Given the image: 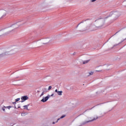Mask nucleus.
Wrapping results in <instances>:
<instances>
[{
	"label": "nucleus",
	"instance_id": "f257e3e1",
	"mask_svg": "<svg viewBox=\"0 0 126 126\" xmlns=\"http://www.w3.org/2000/svg\"><path fill=\"white\" fill-rule=\"evenodd\" d=\"M95 22H98L99 23L98 26H96L94 25V24L91 23L90 21H84L80 23L76 27V28L79 27V31L81 32H83L84 31H86V30H89L90 29L91 30H96V28L98 27H102L104 26L105 24V19H98L95 21ZM88 23H90L86 28H84V26L85 24H88Z\"/></svg>",
	"mask_w": 126,
	"mask_h": 126
},
{
	"label": "nucleus",
	"instance_id": "f03ea898",
	"mask_svg": "<svg viewBox=\"0 0 126 126\" xmlns=\"http://www.w3.org/2000/svg\"><path fill=\"white\" fill-rule=\"evenodd\" d=\"M20 22H22V21H20L17 22L16 24H14L13 25H11L9 28L2 29L0 31V36H2V35H6L7 34H9V33H11V32H12V31H14L15 29L18 28L19 26L21 25H23L24 24H25L26 22H24L22 23H20Z\"/></svg>",
	"mask_w": 126,
	"mask_h": 126
},
{
	"label": "nucleus",
	"instance_id": "7ed1b4c3",
	"mask_svg": "<svg viewBox=\"0 0 126 126\" xmlns=\"http://www.w3.org/2000/svg\"><path fill=\"white\" fill-rule=\"evenodd\" d=\"M120 16H121V12H120L119 11L114 12L113 20H117V19H118V18H119V17H120Z\"/></svg>",
	"mask_w": 126,
	"mask_h": 126
},
{
	"label": "nucleus",
	"instance_id": "20e7f679",
	"mask_svg": "<svg viewBox=\"0 0 126 126\" xmlns=\"http://www.w3.org/2000/svg\"><path fill=\"white\" fill-rule=\"evenodd\" d=\"M7 14V12L5 10H0V19L3 18Z\"/></svg>",
	"mask_w": 126,
	"mask_h": 126
},
{
	"label": "nucleus",
	"instance_id": "39448f33",
	"mask_svg": "<svg viewBox=\"0 0 126 126\" xmlns=\"http://www.w3.org/2000/svg\"><path fill=\"white\" fill-rule=\"evenodd\" d=\"M52 41V39L50 38H45L42 40L41 44L43 45H45L46 44H48V43H50Z\"/></svg>",
	"mask_w": 126,
	"mask_h": 126
},
{
	"label": "nucleus",
	"instance_id": "423d86ee",
	"mask_svg": "<svg viewBox=\"0 0 126 126\" xmlns=\"http://www.w3.org/2000/svg\"><path fill=\"white\" fill-rule=\"evenodd\" d=\"M12 54H15V52L13 53L12 51L7 52L0 55V58H1V57H5L6 56H8V55H12Z\"/></svg>",
	"mask_w": 126,
	"mask_h": 126
},
{
	"label": "nucleus",
	"instance_id": "0eeeda50",
	"mask_svg": "<svg viewBox=\"0 0 126 126\" xmlns=\"http://www.w3.org/2000/svg\"><path fill=\"white\" fill-rule=\"evenodd\" d=\"M98 119V116H96V118H94L93 120H89L87 121H85L81 123V126H84V125H86V124H88V123H91V122H93L94 121H96V120Z\"/></svg>",
	"mask_w": 126,
	"mask_h": 126
},
{
	"label": "nucleus",
	"instance_id": "6e6552de",
	"mask_svg": "<svg viewBox=\"0 0 126 126\" xmlns=\"http://www.w3.org/2000/svg\"><path fill=\"white\" fill-rule=\"evenodd\" d=\"M21 103H23V102H25V101H26V100H28L29 99V97L27 95L23 96L21 97Z\"/></svg>",
	"mask_w": 126,
	"mask_h": 126
},
{
	"label": "nucleus",
	"instance_id": "1a4fd4ad",
	"mask_svg": "<svg viewBox=\"0 0 126 126\" xmlns=\"http://www.w3.org/2000/svg\"><path fill=\"white\" fill-rule=\"evenodd\" d=\"M51 97V95H48L47 96L43 97L41 100V101L44 103V102H47L48 100H49V98Z\"/></svg>",
	"mask_w": 126,
	"mask_h": 126
},
{
	"label": "nucleus",
	"instance_id": "9d476101",
	"mask_svg": "<svg viewBox=\"0 0 126 126\" xmlns=\"http://www.w3.org/2000/svg\"><path fill=\"white\" fill-rule=\"evenodd\" d=\"M7 13H12L14 11L13 8H9L7 11Z\"/></svg>",
	"mask_w": 126,
	"mask_h": 126
},
{
	"label": "nucleus",
	"instance_id": "9b49d317",
	"mask_svg": "<svg viewBox=\"0 0 126 126\" xmlns=\"http://www.w3.org/2000/svg\"><path fill=\"white\" fill-rule=\"evenodd\" d=\"M45 90H46V89H43V91L42 94L39 96L40 97H42V96H44V94H46V93H47V92L45 91Z\"/></svg>",
	"mask_w": 126,
	"mask_h": 126
},
{
	"label": "nucleus",
	"instance_id": "f8f14e48",
	"mask_svg": "<svg viewBox=\"0 0 126 126\" xmlns=\"http://www.w3.org/2000/svg\"><path fill=\"white\" fill-rule=\"evenodd\" d=\"M65 115H63L61 117V118L58 119L56 123H58V122H59V121H60V120H61V119H63V118H65Z\"/></svg>",
	"mask_w": 126,
	"mask_h": 126
},
{
	"label": "nucleus",
	"instance_id": "ddd939ff",
	"mask_svg": "<svg viewBox=\"0 0 126 126\" xmlns=\"http://www.w3.org/2000/svg\"><path fill=\"white\" fill-rule=\"evenodd\" d=\"M90 62V60H86V61H84L83 62V64H85L86 63H88Z\"/></svg>",
	"mask_w": 126,
	"mask_h": 126
},
{
	"label": "nucleus",
	"instance_id": "4468645a",
	"mask_svg": "<svg viewBox=\"0 0 126 126\" xmlns=\"http://www.w3.org/2000/svg\"><path fill=\"white\" fill-rule=\"evenodd\" d=\"M57 94L58 95H59V96H62V95H63V91H59Z\"/></svg>",
	"mask_w": 126,
	"mask_h": 126
},
{
	"label": "nucleus",
	"instance_id": "2eb2a0df",
	"mask_svg": "<svg viewBox=\"0 0 126 126\" xmlns=\"http://www.w3.org/2000/svg\"><path fill=\"white\" fill-rule=\"evenodd\" d=\"M30 104H28L26 105H24L23 107H26V110H28V111H29V109H28V107H29Z\"/></svg>",
	"mask_w": 126,
	"mask_h": 126
},
{
	"label": "nucleus",
	"instance_id": "dca6fc26",
	"mask_svg": "<svg viewBox=\"0 0 126 126\" xmlns=\"http://www.w3.org/2000/svg\"><path fill=\"white\" fill-rule=\"evenodd\" d=\"M112 15H114V12H111L109 14V17L112 16Z\"/></svg>",
	"mask_w": 126,
	"mask_h": 126
},
{
	"label": "nucleus",
	"instance_id": "f3484780",
	"mask_svg": "<svg viewBox=\"0 0 126 126\" xmlns=\"http://www.w3.org/2000/svg\"><path fill=\"white\" fill-rule=\"evenodd\" d=\"M4 108H7V109H8V110H9V109H10V108H12V106H4Z\"/></svg>",
	"mask_w": 126,
	"mask_h": 126
},
{
	"label": "nucleus",
	"instance_id": "a211bd4d",
	"mask_svg": "<svg viewBox=\"0 0 126 126\" xmlns=\"http://www.w3.org/2000/svg\"><path fill=\"white\" fill-rule=\"evenodd\" d=\"M18 101H20V98H18L15 99V102H18Z\"/></svg>",
	"mask_w": 126,
	"mask_h": 126
},
{
	"label": "nucleus",
	"instance_id": "6ab92c4d",
	"mask_svg": "<svg viewBox=\"0 0 126 126\" xmlns=\"http://www.w3.org/2000/svg\"><path fill=\"white\" fill-rule=\"evenodd\" d=\"M94 73V72H89V75H93Z\"/></svg>",
	"mask_w": 126,
	"mask_h": 126
},
{
	"label": "nucleus",
	"instance_id": "aec40b11",
	"mask_svg": "<svg viewBox=\"0 0 126 126\" xmlns=\"http://www.w3.org/2000/svg\"><path fill=\"white\" fill-rule=\"evenodd\" d=\"M51 89H52V86H50L48 87V90H51Z\"/></svg>",
	"mask_w": 126,
	"mask_h": 126
},
{
	"label": "nucleus",
	"instance_id": "412c9836",
	"mask_svg": "<svg viewBox=\"0 0 126 126\" xmlns=\"http://www.w3.org/2000/svg\"><path fill=\"white\" fill-rule=\"evenodd\" d=\"M4 108V107L2 108V110L3 111V112H5V109Z\"/></svg>",
	"mask_w": 126,
	"mask_h": 126
},
{
	"label": "nucleus",
	"instance_id": "4be33fe9",
	"mask_svg": "<svg viewBox=\"0 0 126 126\" xmlns=\"http://www.w3.org/2000/svg\"><path fill=\"white\" fill-rule=\"evenodd\" d=\"M96 0H91L92 2H94V1H96Z\"/></svg>",
	"mask_w": 126,
	"mask_h": 126
},
{
	"label": "nucleus",
	"instance_id": "5701e85b",
	"mask_svg": "<svg viewBox=\"0 0 126 126\" xmlns=\"http://www.w3.org/2000/svg\"><path fill=\"white\" fill-rule=\"evenodd\" d=\"M124 5L126 6V1H124Z\"/></svg>",
	"mask_w": 126,
	"mask_h": 126
},
{
	"label": "nucleus",
	"instance_id": "b1692460",
	"mask_svg": "<svg viewBox=\"0 0 126 126\" xmlns=\"http://www.w3.org/2000/svg\"><path fill=\"white\" fill-rule=\"evenodd\" d=\"M55 92H56V93H58V92H59V91H58V90L56 89V90H55Z\"/></svg>",
	"mask_w": 126,
	"mask_h": 126
},
{
	"label": "nucleus",
	"instance_id": "393cba45",
	"mask_svg": "<svg viewBox=\"0 0 126 126\" xmlns=\"http://www.w3.org/2000/svg\"><path fill=\"white\" fill-rule=\"evenodd\" d=\"M116 46H118V44L114 45L113 46V47L112 48V49H113V48H114V47H116Z\"/></svg>",
	"mask_w": 126,
	"mask_h": 126
},
{
	"label": "nucleus",
	"instance_id": "a878e982",
	"mask_svg": "<svg viewBox=\"0 0 126 126\" xmlns=\"http://www.w3.org/2000/svg\"><path fill=\"white\" fill-rule=\"evenodd\" d=\"M53 96H54V94H52L50 95V97H52Z\"/></svg>",
	"mask_w": 126,
	"mask_h": 126
},
{
	"label": "nucleus",
	"instance_id": "bb28decb",
	"mask_svg": "<svg viewBox=\"0 0 126 126\" xmlns=\"http://www.w3.org/2000/svg\"><path fill=\"white\" fill-rule=\"evenodd\" d=\"M21 116H24V113H22L21 114Z\"/></svg>",
	"mask_w": 126,
	"mask_h": 126
},
{
	"label": "nucleus",
	"instance_id": "cd10ccee",
	"mask_svg": "<svg viewBox=\"0 0 126 126\" xmlns=\"http://www.w3.org/2000/svg\"><path fill=\"white\" fill-rule=\"evenodd\" d=\"M13 104H16V101L13 102Z\"/></svg>",
	"mask_w": 126,
	"mask_h": 126
},
{
	"label": "nucleus",
	"instance_id": "c85d7f7f",
	"mask_svg": "<svg viewBox=\"0 0 126 126\" xmlns=\"http://www.w3.org/2000/svg\"><path fill=\"white\" fill-rule=\"evenodd\" d=\"M24 110H25V109H26V107H24Z\"/></svg>",
	"mask_w": 126,
	"mask_h": 126
},
{
	"label": "nucleus",
	"instance_id": "c756f323",
	"mask_svg": "<svg viewBox=\"0 0 126 126\" xmlns=\"http://www.w3.org/2000/svg\"><path fill=\"white\" fill-rule=\"evenodd\" d=\"M55 124H56V122H53V125H55Z\"/></svg>",
	"mask_w": 126,
	"mask_h": 126
},
{
	"label": "nucleus",
	"instance_id": "7c9ffc66",
	"mask_svg": "<svg viewBox=\"0 0 126 126\" xmlns=\"http://www.w3.org/2000/svg\"><path fill=\"white\" fill-rule=\"evenodd\" d=\"M18 108H20V106L18 107Z\"/></svg>",
	"mask_w": 126,
	"mask_h": 126
},
{
	"label": "nucleus",
	"instance_id": "2f4dec72",
	"mask_svg": "<svg viewBox=\"0 0 126 126\" xmlns=\"http://www.w3.org/2000/svg\"><path fill=\"white\" fill-rule=\"evenodd\" d=\"M15 109H16V106H15Z\"/></svg>",
	"mask_w": 126,
	"mask_h": 126
},
{
	"label": "nucleus",
	"instance_id": "473e14b6",
	"mask_svg": "<svg viewBox=\"0 0 126 126\" xmlns=\"http://www.w3.org/2000/svg\"><path fill=\"white\" fill-rule=\"evenodd\" d=\"M37 92H40V91H38Z\"/></svg>",
	"mask_w": 126,
	"mask_h": 126
},
{
	"label": "nucleus",
	"instance_id": "72a5a7b5",
	"mask_svg": "<svg viewBox=\"0 0 126 126\" xmlns=\"http://www.w3.org/2000/svg\"><path fill=\"white\" fill-rule=\"evenodd\" d=\"M126 38H125V40H126Z\"/></svg>",
	"mask_w": 126,
	"mask_h": 126
}]
</instances>
